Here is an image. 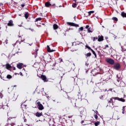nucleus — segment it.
<instances>
[{
	"label": "nucleus",
	"instance_id": "37998d69",
	"mask_svg": "<svg viewBox=\"0 0 126 126\" xmlns=\"http://www.w3.org/2000/svg\"><path fill=\"white\" fill-rule=\"evenodd\" d=\"M103 81H108V80L105 79L104 78H103Z\"/></svg>",
	"mask_w": 126,
	"mask_h": 126
},
{
	"label": "nucleus",
	"instance_id": "cd10ccee",
	"mask_svg": "<svg viewBox=\"0 0 126 126\" xmlns=\"http://www.w3.org/2000/svg\"><path fill=\"white\" fill-rule=\"evenodd\" d=\"M117 77L118 79H120V78H121V74H118L117 75Z\"/></svg>",
	"mask_w": 126,
	"mask_h": 126
},
{
	"label": "nucleus",
	"instance_id": "473e14b6",
	"mask_svg": "<svg viewBox=\"0 0 126 126\" xmlns=\"http://www.w3.org/2000/svg\"><path fill=\"white\" fill-rule=\"evenodd\" d=\"M94 117L96 120H97V119H98V116L97 115V114H94Z\"/></svg>",
	"mask_w": 126,
	"mask_h": 126
},
{
	"label": "nucleus",
	"instance_id": "a19ab883",
	"mask_svg": "<svg viewBox=\"0 0 126 126\" xmlns=\"http://www.w3.org/2000/svg\"><path fill=\"white\" fill-rule=\"evenodd\" d=\"M14 124L13 123L11 124L10 125H9V126H13Z\"/></svg>",
	"mask_w": 126,
	"mask_h": 126
},
{
	"label": "nucleus",
	"instance_id": "6e6552de",
	"mask_svg": "<svg viewBox=\"0 0 126 126\" xmlns=\"http://www.w3.org/2000/svg\"><path fill=\"white\" fill-rule=\"evenodd\" d=\"M103 40H104V37L103 36L98 35L97 41L98 42H101V41H103Z\"/></svg>",
	"mask_w": 126,
	"mask_h": 126
},
{
	"label": "nucleus",
	"instance_id": "5fc2aeb1",
	"mask_svg": "<svg viewBox=\"0 0 126 126\" xmlns=\"http://www.w3.org/2000/svg\"><path fill=\"white\" fill-rule=\"evenodd\" d=\"M28 44H29V46H32V43H31V44L28 43Z\"/></svg>",
	"mask_w": 126,
	"mask_h": 126
},
{
	"label": "nucleus",
	"instance_id": "9d476101",
	"mask_svg": "<svg viewBox=\"0 0 126 126\" xmlns=\"http://www.w3.org/2000/svg\"><path fill=\"white\" fill-rule=\"evenodd\" d=\"M47 51L48 53H53V52H55L56 50H51V48H50V46L49 45H47Z\"/></svg>",
	"mask_w": 126,
	"mask_h": 126
},
{
	"label": "nucleus",
	"instance_id": "603ef678",
	"mask_svg": "<svg viewBox=\"0 0 126 126\" xmlns=\"http://www.w3.org/2000/svg\"><path fill=\"white\" fill-rule=\"evenodd\" d=\"M13 70H15V67H13Z\"/></svg>",
	"mask_w": 126,
	"mask_h": 126
},
{
	"label": "nucleus",
	"instance_id": "052dcab7",
	"mask_svg": "<svg viewBox=\"0 0 126 126\" xmlns=\"http://www.w3.org/2000/svg\"><path fill=\"white\" fill-rule=\"evenodd\" d=\"M59 118H60V119H62V116H59Z\"/></svg>",
	"mask_w": 126,
	"mask_h": 126
},
{
	"label": "nucleus",
	"instance_id": "de8ad7c7",
	"mask_svg": "<svg viewBox=\"0 0 126 126\" xmlns=\"http://www.w3.org/2000/svg\"><path fill=\"white\" fill-rule=\"evenodd\" d=\"M20 75H21V76H23V74H22V72H20Z\"/></svg>",
	"mask_w": 126,
	"mask_h": 126
},
{
	"label": "nucleus",
	"instance_id": "3c124183",
	"mask_svg": "<svg viewBox=\"0 0 126 126\" xmlns=\"http://www.w3.org/2000/svg\"><path fill=\"white\" fill-rule=\"evenodd\" d=\"M108 47H109V45H105V48H108Z\"/></svg>",
	"mask_w": 126,
	"mask_h": 126
},
{
	"label": "nucleus",
	"instance_id": "6ab92c4d",
	"mask_svg": "<svg viewBox=\"0 0 126 126\" xmlns=\"http://www.w3.org/2000/svg\"><path fill=\"white\" fill-rule=\"evenodd\" d=\"M99 125H100V122H99V121H97V122L94 123L95 126H98Z\"/></svg>",
	"mask_w": 126,
	"mask_h": 126
},
{
	"label": "nucleus",
	"instance_id": "6e6d98bb",
	"mask_svg": "<svg viewBox=\"0 0 126 126\" xmlns=\"http://www.w3.org/2000/svg\"><path fill=\"white\" fill-rule=\"evenodd\" d=\"M19 27H22V25H18Z\"/></svg>",
	"mask_w": 126,
	"mask_h": 126
},
{
	"label": "nucleus",
	"instance_id": "f03ea898",
	"mask_svg": "<svg viewBox=\"0 0 126 126\" xmlns=\"http://www.w3.org/2000/svg\"><path fill=\"white\" fill-rule=\"evenodd\" d=\"M106 62L108 63H109V64H115V61L114 60L109 58L107 59H106Z\"/></svg>",
	"mask_w": 126,
	"mask_h": 126
},
{
	"label": "nucleus",
	"instance_id": "bf43d9fd",
	"mask_svg": "<svg viewBox=\"0 0 126 126\" xmlns=\"http://www.w3.org/2000/svg\"><path fill=\"white\" fill-rule=\"evenodd\" d=\"M117 81H118V82H120V80L119 79H117Z\"/></svg>",
	"mask_w": 126,
	"mask_h": 126
},
{
	"label": "nucleus",
	"instance_id": "20e7f679",
	"mask_svg": "<svg viewBox=\"0 0 126 126\" xmlns=\"http://www.w3.org/2000/svg\"><path fill=\"white\" fill-rule=\"evenodd\" d=\"M114 100H118V101H121V102H125L126 100L123 98H120L118 97H113Z\"/></svg>",
	"mask_w": 126,
	"mask_h": 126
},
{
	"label": "nucleus",
	"instance_id": "72a5a7b5",
	"mask_svg": "<svg viewBox=\"0 0 126 126\" xmlns=\"http://www.w3.org/2000/svg\"><path fill=\"white\" fill-rule=\"evenodd\" d=\"M88 32H89V33H92V31L90 30V28L88 29Z\"/></svg>",
	"mask_w": 126,
	"mask_h": 126
},
{
	"label": "nucleus",
	"instance_id": "ddd939ff",
	"mask_svg": "<svg viewBox=\"0 0 126 126\" xmlns=\"http://www.w3.org/2000/svg\"><path fill=\"white\" fill-rule=\"evenodd\" d=\"M45 5L46 7H50L51 6H52V4H51L50 2H46L45 3Z\"/></svg>",
	"mask_w": 126,
	"mask_h": 126
},
{
	"label": "nucleus",
	"instance_id": "0eeeda50",
	"mask_svg": "<svg viewBox=\"0 0 126 126\" xmlns=\"http://www.w3.org/2000/svg\"><path fill=\"white\" fill-rule=\"evenodd\" d=\"M3 66H6V69H9V68H11V65L8 63L5 65H3Z\"/></svg>",
	"mask_w": 126,
	"mask_h": 126
},
{
	"label": "nucleus",
	"instance_id": "864d4df0",
	"mask_svg": "<svg viewBox=\"0 0 126 126\" xmlns=\"http://www.w3.org/2000/svg\"><path fill=\"white\" fill-rule=\"evenodd\" d=\"M105 39H106V40H108V37H107V36H106V37H105Z\"/></svg>",
	"mask_w": 126,
	"mask_h": 126
},
{
	"label": "nucleus",
	"instance_id": "423d86ee",
	"mask_svg": "<svg viewBox=\"0 0 126 126\" xmlns=\"http://www.w3.org/2000/svg\"><path fill=\"white\" fill-rule=\"evenodd\" d=\"M7 25L8 26H10V27L14 26V24H13V21H12V20L9 21V22L7 24Z\"/></svg>",
	"mask_w": 126,
	"mask_h": 126
},
{
	"label": "nucleus",
	"instance_id": "7c9ffc66",
	"mask_svg": "<svg viewBox=\"0 0 126 126\" xmlns=\"http://www.w3.org/2000/svg\"><path fill=\"white\" fill-rule=\"evenodd\" d=\"M96 40H98V37H94L93 38V41H94V42H95V41H96Z\"/></svg>",
	"mask_w": 126,
	"mask_h": 126
},
{
	"label": "nucleus",
	"instance_id": "7ed1b4c3",
	"mask_svg": "<svg viewBox=\"0 0 126 126\" xmlns=\"http://www.w3.org/2000/svg\"><path fill=\"white\" fill-rule=\"evenodd\" d=\"M67 24H68V25H70V26H74V27H79V25L78 24H76L74 23L67 22Z\"/></svg>",
	"mask_w": 126,
	"mask_h": 126
},
{
	"label": "nucleus",
	"instance_id": "39448f33",
	"mask_svg": "<svg viewBox=\"0 0 126 126\" xmlns=\"http://www.w3.org/2000/svg\"><path fill=\"white\" fill-rule=\"evenodd\" d=\"M114 68L116 69L117 70H118V69H120L121 68V65H120V64L119 63H116L114 64Z\"/></svg>",
	"mask_w": 126,
	"mask_h": 126
},
{
	"label": "nucleus",
	"instance_id": "79ce46f5",
	"mask_svg": "<svg viewBox=\"0 0 126 126\" xmlns=\"http://www.w3.org/2000/svg\"><path fill=\"white\" fill-rule=\"evenodd\" d=\"M21 6H22V7H24V6H25V4H22L21 5Z\"/></svg>",
	"mask_w": 126,
	"mask_h": 126
},
{
	"label": "nucleus",
	"instance_id": "4c0bfd02",
	"mask_svg": "<svg viewBox=\"0 0 126 126\" xmlns=\"http://www.w3.org/2000/svg\"><path fill=\"white\" fill-rule=\"evenodd\" d=\"M23 119L24 120V122H27V120L26 119H25V116H24Z\"/></svg>",
	"mask_w": 126,
	"mask_h": 126
},
{
	"label": "nucleus",
	"instance_id": "bb28decb",
	"mask_svg": "<svg viewBox=\"0 0 126 126\" xmlns=\"http://www.w3.org/2000/svg\"><path fill=\"white\" fill-rule=\"evenodd\" d=\"M79 32H80V31H83V27H81L79 28V30H78Z\"/></svg>",
	"mask_w": 126,
	"mask_h": 126
},
{
	"label": "nucleus",
	"instance_id": "ea45409f",
	"mask_svg": "<svg viewBox=\"0 0 126 126\" xmlns=\"http://www.w3.org/2000/svg\"><path fill=\"white\" fill-rule=\"evenodd\" d=\"M88 28H89V25H87L86 27V29H88Z\"/></svg>",
	"mask_w": 126,
	"mask_h": 126
},
{
	"label": "nucleus",
	"instance_id": "f257e3e1",
	"mask_svg": "<svg viewBox=\"0 0 126 126\" xmlns=\"http://www.w3.org/2000/svg\"><path fill=\"white\" fill-rule=\"evenodd\" d=\"M35 104L36 105H37L38 110H39L40 111L44 110V106L40 101H38V100H37L35 102Z\"/></svg>",
	"mask_w": 126,
	"mask_h": 126
},
{
	"label": "nucleus",
	"instance_id": "5701e85b",
	"mask_svg": "<svg viewBox=\"0 0 126 126\" xmlns=\"http://www.w3.org/2000/svg\"><path fill=\"white\" fill-rule=\"evenodd\" d=\"M112 20H114V21H118V18L117 17H114L112 18Z\"/></svg>",
	"mask_w": 126,
	"mask_h": 126
},
{
	"label": "nucleus",
	"instance_id": "412c9836",
	"mask_svg": "<svg viewBox=\"0 0 126 126\" xmlns=\"http://www.w3.org/2000/svg\"><path fill=\"white\" fill-rule=\"evenodd\" d=\"M6 78L8 79H11V78H12V76L10 75H7V76H6Z\"/></svg>",
	"mask_w": 126,
	"mask_h": 126
},
{
	"label": "nucleus",
	"instance_id": "a211bd4d",
	"mask_svg": "<svg viewBox=\"0 0 126 126\" xmlns=\"http://www.w3.org/2000/svg\"><path fill=\"white\" fill-rule=\"evenodd\" d=\"M85 56H86V59H87V58H88V57H91V53H87Z\"/></svg>",
	"mask_w": 126,
	"mask_h": 126
},
{
	"label": "nucleus",
	"instance_id": "c03bdc74",
	"mask_svg": "<svg viewBox=\"0 0 126 126\" xmlns=\"http://www.w3.org/2000/svg\"><path fill=\"white\" fill-rule=\"evenodd\" d=\"M22 71H23V72H25V68H23Z\"/></svg>",
	"mask_w": 126,
	"mask_h": 126
},
{
	"label": "nucleus",
	"instance_id": "4468645a",
	"mask_svg": "<svg viewBox=\"0 0 126 126\" xmlns=\"http://www.w3.org/2000/svg\"><path fill=\"white\" fill-rule=\"evenodd\" d=\"M125 113H126V106H123L122 113L125 114Z\"/></svg>",
	"mask_w": 126,
	"mask_h": 126
},
{
	"label": "nucleus",
	"instance_id": "e2e57ef3",
	"mask_svg": "<svg viewBox=\"0 0 126 126\" xmlns=\"http://www.w3.org/2000/svg\"><path fill=\"white\" fill-rule=\"evenodd\" d=\"M75 107H76V108H77V107L76 106V105H75Z\"/></svg>",
	"mask_w": 126,
	"mask_h": 126
},
{
	"label": "nucleus",
	"instance_id": "e433bc0d",
	"mask_svg": "<svg viewBox=\"0 0 126 126\" xmlns=\"http://www.w3.org/2000/svg\"><path fill=\"white\" fill-rule=\"evenodd\" d=\"M49 60H52V57L51 56H48V60H49Z\"/></svg>",
	"mask_w": 126,
	"mask_h": 126
},
{
	"label": "nucleus",
	"instance_id": "4d7b16f0",
	"mask_svg": "<svg viewBox=\"0 0 126 126\" xmlns=\"http://www.w3.org/2000/svg\"><path fill=\"white\" fill-rule=\"evenodd\" d=\"M24 41H25V39L21 40V41H22V42H24Z\"/></svg>",
	"mask_w": 126,
	"mask_h": 126
},
{
	"label": "nucleus",
	"instance_id": "09e8293b",
	"mask_svg": "<svg viewBox=\"0 0 126 126\" xmlns=\"http://www.w3.org/2000/svg\"><path fill=\"white\" fill-rule=\"evenodd\" d=\"M68 119H71V118H72V116H68Z\"/></svg>",
	"mask_w": 126,
	"mask_h": 126
},
{
	"label": "nucleus",
	"instance_id": "9b49d317",
	"mask_svg": "<svg viewBox=\"0 0 126 126\" xmlns=\"http://www.w3.org/2000/svg\"><path fill=\"white\" fill-rule=\"evenodd\" d=\"M22 65H23V63H19L17 64V67H18L19 69H21V68H22Z\"/></svg>",
	"mask_w": 126,
	"mask_h": 126
},
{
	"label": "nucleus",
	"instance_id": "8fccbe9b",
	"mask_svg": "<svg viewBox=\"0 0 126 126\" xmlns=\"http://www.w3.org/2000/svg\"><path fill=\"white\" fill-rule=\"evenodd\" d=\"M100 99H102L103 98V95H101V96L99 97Z\"/></svg>",
	"mask_w": 126,
	"mask_h": 126
},
{
	"label": "nucleus",
	"instance_id": "1a4fd4ad",
	"mask_svg": "<svg viewBox=\"0 0 126 126\" xmlns=\"http://www.w3.org/2000/svg\"><path fill=\"white\" fill-rule=\"evenodd\" d=\"M41 78L42 79V80H43L44 82H47V77H46V76L41 75Z\"/></svg>",
	"mask_w": 126,
	"mask_h": 126
},
{
	"label": "nucleus",
	"instance_id": "f704fd0d",
	"mask_svg": "<svg viewBox=\"0 0 126 126\" xmlns=\"http://www.w3.org/2000/svg\"><path fill=\"white\" fill-rule=\"evenodd\" d=\"M2 97H3V95H2V94L0 93V98H2Z\"/></svg>",
	"mask_w": 126,
	"mask_h": 126
},
{
	"label": "nucleus",
	"instance_id": "774afa93",
	"mask_svg": "<svg viewBox=\"0 0 126 126\" xmlns=\"http://www.w3.org/2000/svg\"><path fill=\"white\" fill-rule=\"evenodd\" d=\"M48 63H51V61H48Z\"/></svg>",
	"mask_w": 126,
	"mask_h": 126
},
{
	"label": "nucleus",
	"instance_id": "680f3d73",
	"mask_svg": "<svg viewBox=\"0 0 126 126\" xmlns=\"http://www.w3.org/2000/svg\"><path fill=\"white\" fill-rule=\"evenodd\" d=\"M19 38H21V36L18 35Z\"/></svg>",
	"mask_w": 126,
	"mask_h": 126
},
{
	"label": "nucleus",
	"instance_id": "13d9d810",
	"mask_svg": "<svg viewBox=\"0 0 126 126\" xmlns=\"http://www.w3.org/2000/svg\"><path fill=\"white\" fill-rule=\"evenodd\" d=\"M23 67H26V65H23Z\"/></svg>",
	"mask_w": 126,
	"mask_h": 126
},
{
	"label": "nucleus",
	"instance_id": "c9c22d12",
	"mask_svg": "<svg viewBox=\"0 0 126 126\" xmlns=\"http://www.w3.org/2000/svg\"><path fill=\"white\" fill-rule=\"evenodd\" d=\"M7 42H8V40L7 39H6V40H5L4 43L6 44H7Z\"/></svg>",
	"mask_w": 126,
	"mask_h": 126
},
{
	"label": "nucleus",
	"instance_id": "58836bf2",
	"mask_svg": "<svg viewBox=\"0 0 126 126\" xmlns=\"http://www.w3.org/2000/svg\"><path fill=\"white\" fill-rule=\"evenodd\" d=\"M84 123V121H82L81 122L82 125H83V126H85V124H83Z\"/></svg>",
	"mask_w": 126,
	"mask_h": 126
},
{
	"label": "nucleus",
	"instance_id": "49530a36",
	"mask_svg": "<svg viewBox=\"0 0 126 126\" xmlns=\"http://www.w3.org/2000/svg\"><path fill=\"white\" fill-rule=\"evenodd\" d=\"M89 64H88V63H85V65L87 66H88V65H89Z\"/></svg>",
	"mask_w": 126,
	"mask_h": 126
},
{
	"label": "nucleus",
	"instance_id": "0e129e2a",
	"mask_svg": "<svg viewBox=\"0 0 126 126\" xmlns=\"http://www.w3.org/2000/svg\"><path fill=\"white\" fill-rule=\"evenodd\" d=\"M1 56H4V54H1Z\"/></svg>",
	"mask_w": 126,
	"mask_h": 126
},
{
	"label": "nucleus",
	"instance_id": "dca6fc26",
	"mask_svg": "<svg viewBox=\"0 0 126 126\" xmlns=\"http://www.w3.org/2000/svg\"><path fill=\"white\" fill-rule=\"evenodd\" d=\"M108 104H111L112 106L114 105V103H113V100L112 98H110V100L108 101Z\"/></svg>",
	"mask_w": 126,
	"mask_h": 126
},
{
	"label": "nucleus",
	"instance_id": "69168bd1",
	"mask_svg": "<svg viewBox=\"0 0 126 126\" xmlns=\"http://www.w3.org/2000/svg\"><path fill=\"white\" fill-rule=\"evenodd\" d=\"M88 72V70L86 71V73H87Z\"/></svg>",
	"mask_w": 126,
	"mask_h": 126
},
{
	"label": "nucleus",
	"instance_id": "f8f14e48",
	"mask_svg": "<svg viewBox=\"0 0 126 126\" xmlns=\"http://www.w3.org/2000/svg\"><path fill=\"white\" fill-rule=\"evenodd\" d=\"M35 116L37 118H40V117H41V116H43V113H40V112H36L35 113Z\"/></svg>",
	"mask_w": 126,
	"mask_h": 126
},
{
	"label": "nucleus",
	"instance_id": "2f4dec72",
	"mask_svg": "<svg viewBox=\"0 0 126 126\" xmlns=\"http://www.w3.org/2000/svg\"><path fill=\"white\" fill-rule=\"evenodd\" d=\"M86 47L87 48V49H89V50H92V49H91V48L90 47H89L88 45H86Z\"/></svg>",
	"mask_w": 126,
	"mask_h": 126
},
{
	"label": "nucleus",
	"instance_id": "c756f323",
	"mask_svg": "<svg viewBox=\"0 0 126 126\" xmlns=\"http://www.w3.org/2000/svg\"><path fill=\"white\" fill-rule=\"evenodd\" d=\"M26 19H28V21H29V19H30V16H25Z\"/></svg>",
	"mask_w": 126,
	"mask_h": 126
},
{
	"label": "nucleus",
	"instance_id": "aec40b11",
	"mask_svg": "<svg viewBox=\"0 0 126 126\" xmlns=\"http://www.w3.org/2000/svg\"><path fill=\"white\" fill-rule=\"evenodd\" d=\"M41 20H42V18H37L35 19V22H37L38 21H41Z\"/></svg>",
	"mask_w": 126,
	"mask_h": 126
},
{
	"label": "nucleus",
	"instance_id": "338daca9",
	"mask_svg": "<svg viewBox=\"0 0 126 126\" xmlns=\"http://www.w3.org/2000/svg\"><path fill=\"white\" fill-rule=\"evenodd\" d=\"M13 87H16V85H14Z\"/></svg>",
	"mask_w": 126,
	"mask_h": 126
},
{
	"label": "nucleus",
	"instance_id": "4be33fe9",
	"mask_svg": "<svg viewBox=\"0 0 126 126\" xmlns=\"http://www.w3.org/2000/svg\"><path fill=\"white\" fill-rule=\"evenodd\" d=\"M91 51L93 53V54L94 55V56L96 57L97 55H96V53H95V51H94V50H93V49H91Z\"/></svg>",
	"mask_w": 126,
	"mask_h": 126
},
{
	"label": "nucleus",
	"instance_id": "a18cd8bd",
	"mask_svg": "<svg viewBox=\"0 0 126 126\" xmlns=\"http://www.w3.org/2000/svg\"><path fill=\"white\" fill-rule=\"evenodd\" d=\"M30 30H31L32 32L34 31V29H33L30 28Z\"/></svg>",
	"mask_w": 126,
	"mask_h": 126
},
{
	"label": "nucleus",
	"instance_id": "c85d7f7f",
	"mask_svg": "<svg viewBox=\"0 0 126 126\" xmlns=\"http://www.w3.org/2000/svg\"><path fill=\"white\" fill-rule=\"evenodd\" d=\"M72 7H74V8L76 7V3H73L72 5Z\"/></svg>",
	"mask_w": 126,
	"mask_h": 126
},
{
	"label": "nucleus",
	"instance_id": "b1692460",
	"mask_svg": "<svg viewBox=\"0 0 126 126\" xmlns=\"http://www.w3.org/2000/svg\"><path fill=\"white\" fill-rule=\"evenodd\" d=\"M29 15H30V14H29V13H28V12H26L25 13V16H29Z\"/></svg>",
	"mask_w": 126,
	"mask_h": 126
},
{
	"label": "nucleus",
	"instance_id": "2eb2a0df",
	"mask_svg": "<svg viewBox=\"0 0 126 126\" xmlns=\"http://www.w3.org/2000/svg\"><path fill=\"white\" fill-rule=\"evenodd\" d=\"M58 28H59V26H58V25L54 24L53 25V29H54V30L58 29Z\"/></svg>",
	"mask_w": 126,
	"mask_h": 126
},
{
	"label": "nucleus",
	"instance_id": "f3484780",
	"mask_svg": "<svg viewBox=\"0 0 126 126\" xmlns=\"http://www.w3.org/2000/svg\"><path fill=\"white\" fill-rule=\"evenodd\" d=\"M76 101V99H74V98H71V103H75V102Z\"/></svg>",
	"mask_w": 126,
	"mask_h": 126
},
{
	"label": "nucleus",
	"instance_id": "a878e982",
	"mask_svg": "<svg viewBox=\"0 0 126 126\" xmlns=\"http://www.w3.org/2000/svg\"><path fill=\"white\" fill-rule=\"evenodd\" d=\"M121 16H126V13H125L124 12H123L121 13Z\"/></svg>",
	"mask_w": 126,
	"mask_h": 126
},
{
	"label": "nucleus",
	"instance_id": "393cba45",
	"mask_svg": "<svg viewBox=\"0 0 126 126\" xmlns=\"http://www.w3.org/2000/svg\"><path fill=\"white\" fill-rule=\"evenodd\" d=\"M89 16H90L91 15V13H94V11H91L88 12Z\"/></svg>",
	"mask_w": 126,
	"mask_h": 126
}]
</instances>
